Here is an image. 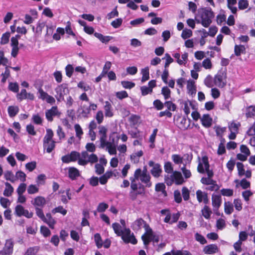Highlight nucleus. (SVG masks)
<instances>
[{"label":"nucleus","mask_w":255,"mask_h":255,"mask_svg":"<svg viewBox=\"0 0 255 255\" xmlns=\"http://www.w3.org/2000/svg\"><path fill=\"white\" fill-rule=\"evenodd\" d=\"M199 15L200 20L196 19L198 23H201L204 27H208L212 23V19L214 17V12L210 7H204L199 9Z\"/></svg>","instance_id":"nucleus-1"},{"label":"nucleus","mask_w":255,"mask_h":255,"mask_svg":"<svg viewBox=\"0 0 255 255\" xmlns=\"http://www.w3.org/2000/svg\"><path fill=\"white\" fill-rule=\"evenodd\" d=\"M165 182L168 186H171L174 182L176 185L182 184L184 180L180 172L175 171L171 175H165L164 176Z\"/></svg>","instance_id":"nucleus-2"},{"label":"nucleus","mask_w":255,"mask_h":255,"mask_svg":"<svg viewBox=\"0 0 255 255\" xmlns=\"http://www.w3.org/2000/svg\"><path fill=\"white\" fill-rule=\"evenodd\" d=\"M55 91L56 93L55 97L58 102L64 101V96L67 95L69 93V89L68 88V84L63 83L58 85L55 89Z\"/></svg>","instance_id":"nucleus-3"},{"label":"nucleus","mask_w":255,"mask_h":255,"mask_svg":"<svg viewBox=\"0 0 255 255\" xmlns=\"http://www.w3.org/2000/svg\"><path fill=\"white\" fill-rule=\"evenodd\" d=\"M227 83V73L225 71H219L214 78V84L216 86L222 88Z\"/></svg>","instance_id":"nucleus-4"},{"label":"nucleus","mask_w":255,"mask_h":255,"mask_svg":"<svg viewBox=\"0 0 255 255\" xmlns=\"http://www.w3.org/2000/svg\"><path fill=\"white\" fill-rule=\"evenodd\" d=\"M120 236L126 244L131 243L132 245L137 244V241L135 238L133 233L131 234V231L128 228H125L122 232V234Z\"/></svg>","instance_id":"nucleus-5"},{"label":"nucleus","mask_w":255,"mask_h":255,"mask_svg":"<svg viewBox=\"0 0 255 255\" xmlns=\"http://www.w3.org/2000/svg\"><path fill=\"white\" fill-rule=\"evenodd\" d=\"M14 242L12 239L5 240L3 249L0 250V255H12L13 253Z\"/></svg>","instance_id":"nucleus-6"},{"label":"nucleus","mask_w":255,"mask_h":255,"mask_svg":"<svg viewBox=\"0 0 255 255\" xmlns=\"http://www.w3.org/2000/svg\"><path fill=\"white\" fill-rule=\"evenodd\" d=\"M148 165L149 166L152 167L150 171L151 174L154 177L157 178L159 177L162 171L160 165L159 163L155 164L153 161H149Z\"/></svg>","instance_id":"nucleus-7"},{"label":"nucleus","mask_w":255,"mask_h":255,"mask_svg":"<svg viewBox=\"0 0 255 255\" xmlns=\"http://www.w3.org/2000/svg\"><path fill=\"white\" fill-rule=\"evenodd\" d=\"M99 133L101 135L100 137V142H101V147L104 148L105 146V143L107 142V129L104 126H99Z\"/></svg>","instance_id":"nucleus-8"},{"label":"nucleus","mask_w":255,"mask_h":255,"mask_svg":"<svg viewBox=\"0 0 255 255\" xmlns=\"http://www.w3.org/2000/svg\"><path fill=\"white\" fill-rule=\"evenodd\" d=\"M136 170H140V173L139 174L138 180L139 179L141 182L146 184V186L150 187L151 186L152 183L150 182V176L149 174L141 173V169L140 168H137Z\"/></svg>","instance_id":"nucleus-9"},{"label":"nucleus","mask_w":255,"mask_h":255,"mask_svg":"<svg viewBox=\"0 0 255 255\" xmlns=\"http://www.w3.org/2000/svg\"><path fill=\"white\" fill-rule=\"evenodd\" d=\"M140 170H135L134 173L133 177H130L129 180L131 181L130 184V191H136L138 189V185L136 183V180H138L139 174L140 173Z\"/></svg>","instance_id":"nucleus-10"},{"label":"nucleus","mask_w":255,"mask_h":255,"mask_svg":"<svg viewBox=\"0 0 255 255\" xmlns=\"http://www.w3.org/2000/svg\"><path fill=\"white\" fill-rule=\"evenodd\" d=\"M58 114V108L57 106H53L50 110L46 111V118L49 122H52L53 120V117L57 115Z\"/></svg>","instance_id":"nucleus-11"},{"label":"nucleus","mask_w":255,"mask_h":255,"mask_svg":"<svg viewBox=\"0 0 255 255\" xmlns=\"http://www.w3.org/2000/svg\"><path fill=\"white\" fill-rule=\"evenodd\" d=\"M219 249L216 244H210L205 246L203 252L205 254L212 255L218 253Z\"/></svg>","instance_id":"nucleus-12"},{"label":"nucleus","mask_w":255,"mask_h":255,"mask_svg":"<svg viewBox=\"0 0 255 255\" xmlns=\"http://www.w3.org/2000/svg\"><path fill=\"white\" fill-rule=\"evenodd\" d=\"M196 194L197 200L199 203L203 202L205 204H208L209 199L208 198L207 193L203 192L200 190H198L196 191Z\"/></svg>","instance_id":"nucleus-13"},{"label":"nucleus","mask_w":255,"mask_h":255,"mask_svg":"<svg viewBox=\"0 0 255 255\" xmlns=\"http://www.w3.org/2000/svg\"><path fill=\"white\" fill-rule=\"evenodd\" d=\"M212 118L209 114H204L201 118V124L206 128H209L212 126Z\"/></svg>","instance_id":"nucleus-14"},{"label":"nucleus","mask_w":255,"mask_h":255,"mask_svg":"<svg viewBox=\"0 0 255 255\" xmlns=\"http://www.w3.org/2000/svg\"><path fill=\"white\" fill-rule=\"evenodd\" d=\"M68 170V177L72 180H76L80 176L79 170L74 167H70Z\"/></svg>","instance_id":"nucleus-15"},{"label":"nucleus","mask_w":255,"mask_h":255,"mask_svg":"<svg viewBox=\"0 0 255 255\" xmlns=\"http://www.w3.org/2000/svg\"><path fill=\"white\" fill-rule=\"evenodd\" d=\"M146 223V222L142 218H138L132 223L131 227L134 231H137L141 229L143 225L145 226Z\"/></svg>","instance_id":"nucleus-16"},{"label":"nucleus","mask_w":255,"mask_h":255,"mask_svg":"<svg viewBox=\"0 0 255 255\" xmlns=\"http://www.w3.org/2000/svg\"><path fill=\"white\" fill-rule=\"evenodd\" d=\"M187 89L188 93L191 96H195L196 93V88L195 82L193 80H189L187 82Z\"/></svg>","instance_id":"nucleus-17"},{"label":"nucleus","mask_w":255,"mask_h":255,"mask_svg":"<svg viewBox=\"0 0 255 255\" xmlns=\"http://www.w3.org/2000/svg\"><path fill=\"white\" fill-rule=\"evenodd\" d=\"M212 200L213 207L216 208V209H218L222 203L221 195L213 194Z\"/></svg>","instance_id":"nucleus-18"},{"label":"nucleus","mask_w":255,"mask_h":255,"mask_svg":"<svg viewBox=\"0 0 255 255\" xmlns=\"http://www.w3.org/2000/svg\"><path fill=\"white\" fill-rule=\"evenodd\" d=\"M31 203L36 207H42L46 203L45 198L42 196H37L34 198V201H31Z\"/></svg>","instance_id":"nucleus-19"},{"label":"nucleus","mask_w":255,"mask_h":255,"mask_svg":"<svg viewBox=\"0 0 255 255\" xmlns=\"http://www.w3.org/2000/svg\"><path fill=\"white\" fill-rule=\"evenodd\" d=\"M104 108L105 115L106 117H112L113 116L114 114L112 111V106L110 102L106 101Z\"/></svg>","instance_id":"nucleus-20"},{"label":"nucleus","mask_w":255,"mask_h":255,"mask_svg":"<svg viewBox=\"0 0 255 255\" xmlns=\"http://www.w3.org/2000/svg\"><path fill=\"white\" fill-rule=\"evenodd\" d=\"M94 36L98 38L102 43H107L112 39V37L110 36H104L100 33L95 32L94 33Z\"/></svg>","instance_id":"nucleus-21"},{"label":"nucleus","mask_w":255,"mask_h":255,"mask_svg":"<svg viewBox=\"0 0 255 255\" xmlns=\"http://www.w3.org/2000/svg\"><path fill=\"white\" fill-rule=\"evenodd\" d=\"M191 120L183 117L180 122V128L182 129H187L190 126Z\"/></svg>","instance_id":"nucleus-22"},{"label":"nucleus","mask_w":255,"mask_h":255,"mask_svg":"<svg viewBox=\"0 0 255 255\" xmlns=\"http://www.w3.org/2000/svg\"><path fill=\"white\" fill-rule=\"evenodd\" d=\"M55 146V142L51 141L50 142H43V147L46 149V152L50 153L54 149Z\"/></svg>","instance_id":"nucleus-23"},{"label":"nucleus","mask_w":255,"mask_h":255,"mask_svg":"<svg viewBox=\"0 0 255 255\" xmlns=\"http://www.w3.org/2000/svg\"><path fill=\"white\" fill-rule=\"evenodd\" d=\"M7 112L10 117H15L19 112V108L17 106H10L7 108Z\"/></svg>","instance_id":"nucleus-24"},{"label":"nucleus","mask_w":255,"mask_h":255,"mask_svg":"<svg viewBox=\"0 0 255 255\" xmlns=\"http://www.w3.org/2000/svg\"><path fill=\"white\" fill-rule=\"evenodd\" d=\"M5 188L3 191V195L6 197H9L13 192V188L8 182L5 183Z\"/></svg>","instance_id":"nucleus-25"},{"label":"nucleus","mask_w":255,"mask_h":255,"mask_svg":"<svg viewBox=\"0 0 255 255\" xmlns=\"http://www.w3.org/2000/svg\"><path fill=\"white\" fill-rule=\"evenodd\" d=\"M53 136V132L51 129L48 128L46 129V133L43 138V142H50L53 141L52 137Z\"/></svg>","instance_id":"nucleus-26"},{"label":"nucleus","mask_w":255,"mask_h":255,"mask_svg":"<svg viewBox=\"0 0 255 255\" xmlns=\"http://www.w3.org/2000/svg\"><path fill=\"white\" fill-rule=\"evenodd\" d=\"M165 185L163 183H158L156 184L155 190L156 192H161L164 196L167 195L166 191H165Z\"/></svg>","instance_id":"nucleus-27"},{"label":"nucleus","mask_w":255,"mask_h":255,"mask_svg":"<svg viewBox=\"0 0 255 255\" xmlns=\"http://www.w3.org/2000/svg\"><path fill=\"white\" fill-rule=\"evenodd\" d=\"M245 47L243 45H236L234 48V52L235 55L239 56L242 53H244L245 51Z\"/></svg>","instance_id":"nucleus-28"},{"label":"nucleus","mask_w":255,"mask_h":255,"mask_svg":"<svg viewBox=\"0 0 255 255\" xmlns=\"http://www.w3.org/2000/svg\"><path fill=\"white\" fill-rule=\"evenodd\" d=\"M94 240L96 245L98 249H100L102 247L103 243L101 237V235L99 233H96L94 235Z\"/></svg>","instance_id":"nucleus-29"},{"label":"nucleus","mask_w":255,"mask_h":255,"mask_svg":"<svg viewBox=\"0 0 255 255\" xmlns=\"http://www.w3.org/2000/svg\"><path fill=\"white\" fill-rule=\"evenodd\" d=\"M225 212L226 214L230 215L234 211L233 205L230 202H225L224 203Z\"/></svg>","instance_id":"nucleus-30"},{"label":"nucleus","mask_w":255,"mask_h":255,"mask_svg":"<svg viewBox=\"0 0 255 255\" xmlns=\"http://www.w3.org/2000/svg\"><path fill=\"white\" fill-rule=\"evenodd\" d=\"M141 74L142 75L141 78L142 82H144L149 79V68L148 67H145V68L142 69L141 70Z\"/></svg>","instance_id":"nucleus-31"},{"label":"nucleus","mask_w":255,"mask_h":255,"mask_svg":"<svg viewBox=\"0 0 255 255\" xmlns=\"http://www.w3.org/2000/svg\"><path fill=\"white\" fill-rule=\"evenodd\" d=\"M202 213L205 218L209 219L210 218L212 211L208 206L205 205L202 210Z\"/></svg>","instance_id":"nucleus-32"},{"label":"nucleus","mask_w":255,"mask_h":255,"mask_svg":"<svg viewBox=\"0 0 255 255\" xmlns=\"http://www.w3.org/2000/svg\"><path fill=\"white\" fill-rule=\"evenodd\" d=\"M112 227L115 233L117 236H120L122 234V232L124 230H122L121 226L118 223H114L112 224Z\"/></svg>","instance_id":"nucleus-33"},{"label":"nucleus","mask_w":255,"mask_h":255,"mask_svg":"<svg viewBox=\"0 0 255 255\" xmlns=\"http://www.w3.org/2000/svg\"><path fill=\"white\" fill-rule=\"evenodd\" d=\"M161 93L164 96L165 100H167L170 98L171 91L167 86L162 87Z\"/></svg>","instance_id":"nucleus-34"},{"label":"nucleus","mask_w":255,"mask_h":255,"mask_svg":"<svg viewBox=\"0 0 255 255\" xmlns=\"http://www.w3.org/2000/svg\"><path fill=\"white\" fill-rule=\"evenodd\" d=\"M105 146H107L110 154L114 155L117 153L116 147L115 146H113L111 142L108 141L106 142L105 143Z\"/></svg>","instance_id":"nucleus-35"},{"label":"nucleus","mask_w":255,"mask_h":255,"mask_svg":"<svg viewBox=\"0 0 255 255\" xmlns=\"http://www.w3.org/2000/svg\"><path fill=\"white\" fill-rule=\"evenodd\" d=\"M27 93L26 90L24 89H23L21 90L19 93L17 94L16 97L17 100L21 102L24 99H27Z\"/></svg>","instance_id":"nucleus-36"},{"label":"nucleus","mask_w":255,"mask_h":255,"mask_svg":"<svg viewBox=\"0 0 255 255\" xmlns=\"http://www.w3.org/2000/svg\"><path fill=\"white\" fill-rule=\"evenodd\" d=\"M162 59H165V63L164 64V69H167L170 64L173 62V59L171 57L170 55L168 53L165 54L164 57Z\"/></svg>","instance_id":"nucleus-37"},{"label":"nucleus","mask_w":255,"mask_h":255,"mask_svg":"<svg viewBox=\"0 0 255 255\" xmlns=\"http://www.w3.org/2000/svg\"><path fill=\"white\" fill-rule=\"evenodd\" d=\"M214 80L210 75H208L204 80L205 85L208 88H212L213 87Z\"/></svg>","instance_id":"nucleus-38"},{"label":"nucleus","mask_w":255,"mask_h":255,"mask_svg":"<svg viewBox=\"0 0 255 255\" xmlns=\"http://www.w3.org/2000/svg\"><path fill=\"white\" fill-rule=\"evenodd\" d=\"M247 118H252L255 116V106H251L247 109L246 114Z\"/></svg>","instance_id":"nucleus-39"},{"label":"nucleus","mask_w":255,"mask_h":255,"mask_svg":"<svg viewBox=\"0 0 255 255\" xmlns=\"http://www.w3.org/2000/svg\"><path fill=\"white\" fill-rule=\"evenodd\" d=\"M153 105L154 108L158 111L163 109L164 103L163 104L160 100L157 99L153 101Z\"/></svg>","instance_id":"nucleus-40"},{"label":"nucleus","mask_w":255,"mask_h":255,"mask_svg":"<svg viewBox=\"0 0 255 255\" xmlns=\"http://www.w3.org/2000/svg\"><path fill=\"white\" fill-rule=\"evenodd\" d=\"M39 191L38 187L36 185L31 184L28 186L27 188V193L29 194H34L37 193Z\"/></svg>","instance_id":"nucleus-41"},{"label":"nucleus","mask_w":255,"mask_h":255,"mask_svg":"<svg viewBox=\"0 0 255 255\" xmlns=\"http://www.w3.org/2000/svg\"><path fill=\"white\" fill-rule=\"evenodd\" d=\"M164 168L165 172L167 173H172L174 172L172 163L169 161L165 162Z\"/></svg>","instance_id":"nucleus-42"},{"label":"nucleus","mask_w":255,"mask_h":255,"mask_svg":"<svg viewBox=\"0 0 255 255\" xmlns=\"http://www.w3.org/2000/svg\"><path fill=\"white\" fill-rule=\"evenodd\" d=\"M52 213L53 214H55L56 213H60L61 214H62L63 216H64L67 214V211L66 209H64L62 206H59L57 207L54 208L52 210Z\"/></svg>","instance_id":"nucleus-43"},{"label":"nucleus","mask_w":255,"mask_h":255,"mask_svg":"<svg viewBox=\"0 0 255 255\" xmlns=\"http://www.w3.org/2000/svg\"><path fill=\"white\" fill-rule=\"evenodd\" d=\"M24 208L21 205H17L15 208L14 213L18 217H21L23 214Z\"/></svg>","instance_id":"nucleus-44"},{"label":"nucleus","mask_w":255,"mask_h":255,"mask_svg":"<svg viewBox=\"0 0 255 255\" xmlns=\"http://www.w3.org/2000/svg\"><path fill=\"white\" fill-rule=\"evenodd\" d=\"M8 89L14 93H17L19 91L18 84L16 82H10L8 85Z\"/></svg>","instance_id":"nucleus-45"},{"label":"nucleus","mask_w":255,"mask_h":255,"mask_svg":"<svg viewBox=\"0 0 255 255\" xmlns=\"http://www.w3.org/2000/svg\"><path fill=\"white\" fill-rule=\"evenodd\" d=\"M164 106L167 108V110L175 111L176 109V106L171 101H166L164 103Z\"/></svg>","instance_id":"nucleus-46"},{"label":"nucleus","mask_w":255,"mask_h":255,"mask_svg":"<svg viewBox=\"0 0 255 255\" xmlns=\"http://www.w3.org/2000/svg\"><path fill=\"white\" fill-rule=\"evenodd\" d=\"M46 178V176L44 174H41L38 175L36 180L37 185L39 186L40 185L44 184Z\"/></svg>","instance_id":"nucleus-47"},{"label":"nucleus","mask_w":255,"mask_h":255,"mask_svg":"<svg viewBox=\"0 0 255 255\" xmlns=\"http://www.w3.org/2000/svg\"><path fill=\"white\" fill-rule=\"evenodd\" d=\"M192 35V31L189 29H183L181 34V37L183 39H186L190 37Z\"/></svg>","instance_id":"nucleus-48"},{"label":"nucleus","mask_w":255,"mask_h":255,"mask_svg":"<svg viewBox=\"0 0 255 255\" xmlns=\"http://www.w3.org/2000/svg\"><path fill=\"white\" fill-rule=\"evenodd\" d=\"M122 85L125 89H130L135 86V83L128 81H123L121 82Z\"/></svg>","instance_id":"nucleus-49"},{"label":"nucleus","mask_w":255,"mask_h":255,"mask_svg":"<svg viewBox=\"0 0 255 255\" xmlns=\"http://www.w3.org/2000/svg\"><path fill=\"white\" fill-rule=\"evenodd\" d=\"M9 32L3 33L1 37L0 44L2 45L7 44L9 41Z\"/></svg>","instance_id":"nucleus-50"},{"label":"nucleus","mask_w":255,"mask_h":255,"mask_svg":"<svg viewBox=\"0 0 255 255\" xmlns=\"http://www.w3.org/2000/svg\"><path fill=\"white\" fill-rule=\"evenodd\" d=\"M65 31L66 33L71 35L73 36L75 39H77V37L75 34L73 32L71 26V23L70 21L67 22L66 26L65 27Z\"/></svg>","instance_id":"nucleus-51"},{"label":"nucleus","mask_w":255,"mask_h":255,"mask_svg":"<svg viewBox=\"0 0 255 255\" xmlns=\"http://www.w3.org/2000/svg\"><path fill=\"white\" fill-rule=\"evenodd\" d=\"M195 238L197 241L202 245L205 244L207 243V241L204 237L198 233H196L195 234Z\"/></svg>","instance_id":"nucleus-52"},{"label":"nucleus","mask_w":255,"mask_h":255,"mask_svg":"<svg viewBox=\"0 0 255 255\" xmlns=\"http://www.w3.org/2000/svg\"><path fill=\"white\" fill-rule=\"evenodd\" d=\"M182 195L184 200L187 201L190 198V192L188 189L186 187H183L182 189Z\"/></svg>","instance_id":"nucleus-53"},{"label":"nucleus","mask_w":255,"mask_h":255,"mask_svg":"<svg viewBox=\"0 0 255 255\" xmlns=\"http://www.w3.org/2000/svg\"><path fill=\"white\" fill-rule=\"evenodd\" d=\"M108 207L109 205L107 204L104 202H102L99 203L98 205L97 208V211L100 213L104 212L108 208Z\"/></svg>","instance_id":"nucleus-54"},{"label":"nucleus","mask_w":255,"mask_h":255,"mask_svg":"<svg viewBox=\"0 0 255 255\" xmlns=\"http://www.w3.org/2000/svg\"><path fill=\"white\" fill-rule=\"evenodd\" d=\"M216 227L218 229L222 230L226 227L225 221L223 219H219L216 222Z\"/></svg>","instance_id":"nucleus-55"},{"label":"nucleus","mask_w":255,"mask_h":255,"mask_svg":"<svg viewBox=\"0 0 255 255\" xmlns=\"http://www.w3.org/2000/svg\"><path fill=\"white\" fill-rule=\"evenodd\" d=\"M221 193L223 196L230 197L233 196L234 191L233 189L223 188L221 190Z\"/></svg>","instance_id":"nucleus-56"},{"label":"nucleus","mask_w":255,"mask_h":255,"mask_svg":"<svg viewBox=\"0 0 255 255\" xmlns=\"http://www.w3.org/2000/svg\"><path fill=\"white\" fill-rule=\"evenodd\" d=\"M1 76H2V78L1 80V82L2 83H4L6 82L7 78L10 76V71L7 66L5 67L4 73H2Z\"/></svg>","instance_id":"nucleus-57"},{"label":"nucleus","mask_w":255,"mask_h":255,"mask_svg":"<svg viewBox=\"0 0 255 255\" xmlns=\"http://www.w3.org/2000/svg\"><path fill=\"white\" fill-rule=\"evenodd\" d=\"M171 158L175 164H181L183 162V157L179 154H173Z\"/></svg>","instance_id":"nucleus-58"},{"label":"nucleus","mask_w":255,"mask_h":255,"mask_svg":"<svg viewBox=\"0 0 255 255\" xmlns=\"http://www.w3.org/2000/svg\"><path fill=\"white\" fill-rule=\"evenodd\" d=\"M15 177L23 182L26 180V174L20 170L16 172Z\"/></svg>","instance_id":"nucleus-59"},{"label":"nucleus","mask_w":255,"mask_h":255,"mask_svg":"<svg viewBox=\"0 0 255 255\" xmlns=\"http://www.w3.org/2000/svg\"><path fill=\"white\" fill-rule=\"evenodd\" d=\"M91 112L90 107L89 106H86L84 105L83 107V110L81 112V115L84 118H88L89 114Z\"/></svg>","instance_id":"nucleus-60"},{"label":"nucleus","mask_w":255,"mask_h":255,"mask_svg":"<svg viewBox=\"0 0 255 255\" xmlns=\"http://www.w3.org/2000/svg\"><path fill=\"white\" fill-rule=\"evenodd\" d=\"M26 188V184L24 183H20L18 186L16 192L18 195L23 194L25 191Z\"/></svg>","instance_id":"nucleus-61"},{"label":"nucleus","mask_w":255,"mask_h":255,"mask_svg":"<svg viewBox=\"0 0 255 255\" xmlns=\"http://www.w3.org/2000/svg\"><path fill=\"white\" fill-rule=\"evenodd\" d=\"M40 232L45 237H47L51 234V232L49 229L44 226H42L40 227Z\"/></svg>","instance_id":"nucleus-62"},{"label":"nucleus","mask_w":255,"mask_h":255,"mask_svg":"<svg viewBox=\"0 0 255 255\" xmlns=\"http://www.w3.org/2000/svg\"><path fill=\"white\" fill-rule=\"evenodd\" d=\"M95 172L98 175H101L104 173L105 169L104 166L101 164L97 163L95 164Z\"/></svg>","instance_id":"nucleus-63"},{"label":"nucleus","mask_w":255,"mask_h":255,"mask_svg":"<svg viewBox=\"0 0 255 255\" xmlns=\"http://www.w3.org/2000/svg\"><path fill=\"white\" fill-rule=\"evenodd\" d=\"M39 250V247L37 246H35L33 247L28 248L26 252L29 254V255H35L36 253L38 252Z\"/></svg>","instance_id":"nucleus-64"}]
</instances>
